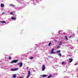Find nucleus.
I'll use <instances>...</instances> for the list:
<instances>
[{"label": "nucleus", "instance_id": "nucleus-29", "mask_svg": "<svg viewBox=\"0 0 78 78\" xmlns=\"http://www.w3.org/2000/svg\"><path fill=\"white\" fill-rule=\"evenodd\" d=\"M64 63H65V62H62V64H64Z\"/></svg>", "mask_w": 78, "mask_h": 78}, {"label": "nucleus", "instance_id": "nucleus-37", "mask_svg": "<svg viewBox=\"0 0 78 78\" xmlns=\"http://www.w3.org/2000/svg\"><path fill=\"white\" fill-rule=\"evenodd\" d=\"M19 78H23V77H20Z\"/></svg>", "mask_w": 78, "mask_h": 78}, {"label": "nucleus", "instance_id": "nucleus-19", "mask_svg": "<svg viewBox=\"0 0 78 78\" xmlns=\"http://www.w3.org/2000/svg\"><path fill=\"white\" fill-rule=\"evenodd\" d=\"M58 55L60 57H61V56H62V55H61V53H59V54H58Z\"/></svg>", "mask_w": 78, "mask_h": 78}, {"label": "nucleus", "instance_id": "nucleus-15", "mask_svg": "<svg viewBox=\"0 0 78 78\" xmlns=\"http://www.w3.org/2000/svg\"><path fill=\"white\" fill-rule=\"evenodd\" d=\"M13 78H16V74H14L13 75Z\"/></svg>", "mask_w": 78, "mask_h": 78}, {"label": "nucleus", "instance_id": "nucleus-38", "mask_svg": "<svg viewBox=\"0 0 78 78\" xmlns=\"http://www.w3.org/2000/svg\"><path fill=\"white\" fill-rule=\"evenodd\" d=\"M64 57H65V56L64 55L63 56Z\"/></svg>", "mask_w": 78, "mask_h": 78}, {"label": "nucleus", "instance_id": "nucleus-7", "mask_svg": "<svg viewBox=\"0 0 78 78\" xmlns=\"http://www.w3.org/2000/svg\"><path fill=\"white\" fill-rule=\"evenodd\" d=\"M28 75L27 78H29V77H30V75H31V73L30 72V71H28Z\"/></svg>", "mask_w": 78, "mask_h": 78}, {"label": "nucleus", "instance_id": "nucleus-39", "mask_svg": "<svg viewBox=\"0 0 78 78\" xmlns=\"http://www.w3.org/2000/svg\"><path fill=\"white\" fill-rule=\"evenodd\" d=\"M29 62H28V63H29Z\"/></svg>", "mask_w": 78, "mask_h": 78}, {"label": "nucleus", "instance_id": "nucleus-17", "mask_svg": "<svg viewBox=\"0 0 78 78\" xmlns=\"http://www.w3.org/2000/svg\"><path fill=\"white\" fill-rule=\"evenodd\" d=\"M65 39L67 41H68V38H67V37L66 36L65 37Z\"/></svg>", "mask_w": 78, "mask_h": 78}, {"label": "nucleus", "instance_id": "nucleus-31", "mask_svg": "<svg viewBox=\"0 0 78 78\" xmlns=\"http://www.w3.org/2000/svg\"><path fill=\"white\" fill-rule=\"evenodd\" d=\"M77 77L78 78V73H77Z\"/></svg>", "mask_w": 78, "mask_h": 78}, {"label": "nucleus", "instance_id": "nucleus-23", "mask_svg": "<svg viewBox=\"0 0 78 78\" xmlns=\"http://www.w3.org/2000/svg\"><path fill=\"white\" fill-rule=\"evenodd\" d=\"M52 77V76L50 75L48 76V78H50V77Z\"/></svg>", "mask_w": 78, "mask_h": 78}, {"label": "nucleus", "instance_id": "nucleus-11", "mask_svg": "<svg viewBox=\"0 0 78 78\" xmlns=\"http://www.w3.org/2000/svg\"><path fill=\"white\" fill-rule=\"evenodd\" d=\"M16 18H14V17H12L11 18L12 20L15 21L16 20Z\"/></svg>", "mask_w": 78, "mask_h": 78}, {"label": "nucleus", "instance_id": "nucleus-36", "mask_svg": "<svg viewBox=\"0 0 78 78\" xmlns=\"http://www.w3.org/2000/svg\"><path fill=\"white\" fill-rule=\"evenodd\" d=\"M42 43L43 44H44V42H43Z\"/></svg>", "mask_w": 78, "mask_h": 78}, {"label": "nucleus", "instance_id": "nucleus-12", "mask_svg": "<svg viewBox=\"0 0 78 78\" xmlns=\"http://www.w3.org/2000/svg\"><path fill=\"white\" fill-rule=\"evenodd\" d=\"M41 77H47V76H48L44 74L41 75Z\"/></svg>", "mask_w": 78, "mask_h": 78}, {"label": "nucleus", "instance_id": "nucleus-34", "mask_svg": "<svg viewBox=\"0 0 78 78\" xmlns=\"http://www.w3.org/2000/svg\"><path fill=\"white\" fill-rule=\"evenodd\" d=\"M60 32V31H59V32H58V34H60V33H59Z\"/></svg>", "mask_w": 78, "mask_h": 78}, {"label": "nucleus", "instance_id": "nucleus-2", "mask_svg": "<svg viewBox=\"0 0 78 78\" xmlns=\"http://www.w3.org/2000/svg\"><path fill=\"white\" fill-rule=\"evenodd\" d=\"M41 1H42V0H33V4L34 5H36L37 3L39 2H41Z\"/></svg>", "mask_w": 78, "mask_h": 78}, {"label": "nucleus", "instance_id": "nucleus-20", "mask_svg": "<svg viewBox=\"0 0 78 78\" xmlns=\"http://www.w3.org/2000/svg\"><path fill=\"white\" fill-rule=\"evenodd\" d=\"M62 42H60L59 45L61 46V45H62Z\"/></svg>", "mask_w": 78, "mask_h": 78}, {"label": "nucleus", "instance_id": "nucleus-3", "mask_svg": "<svg viewBox=\"0 0 78 78\" xmlns=\"http://www.w3.org/2000/svg\"><path fill=\"white\" fill-rule=\"evenodd\" d=\"M17 61H18V60H13V61H12L11 62V64H12L13 63H16V62H17Z\"/></svg>", "mask_w": 78, "mask_h": 78}, {"label": "nucleus", "instance_id": "nucleus-24", "mask_svg": "<svg viewBox=\"0 0 78 78\" xmlns=\"http://www.w3.org/2000/svg\"><path fill=\"white\" fill-rule=\"evenodd\" d=\"M51 42L49 43L48 44V46H50V45H51Z\"/></svg>", "mask_w": 78, "mask_h": 78}, {"label": "nucleus", "instance_id": "nucleus-41", "mask_svg": "<svg viewBox=\"0 0 78 78\" xmlns=\"http://www.w3.org/2000/svg\"><path fill=\"white\" fill-rule=\"evenodd\" d=\"M77 42H78V40H77Z\"/></svg>", "mask_w": 78, "mask_h": 78}, {"label": "nucleus", "instance_id": "nucleus-16", "mask_svg": "<svg viewBox=\"0 0 78 78\" xmlns=\"http://www.w3.org/2000/svg\"><path fill=\"white\" fill-rule=\"evenodd\" d=\"M1 6L2 8H3V7H4V4H1Z\"/></svg>", "mask_w": 78, "mask_h": 78}, {"label": "nucleus", "instance_id": "nucleus-30", "mask_svg": "<svg viewBox=\"0 0 78 78\" xmlns=\"http://www.w3.org/2000/svg\"><path fill=\"white\" fill-rule=\"evenodd\" d=\"M78 64V63H75V66H76V65H77Z\"/></svg>", "mask_w": 78, "mask_h": 78}, {"label": "nucleus", "instance_id": "nucleus-26", "mask_svg": "<svg viewBox=\"0 0 78 78\" xmlns=\"http://www.w3.org/2000/svg\"><path fill=\"white\" fill-rule=\"evenodd\" d=\"M11 57H9V59H10V60H11Z\"/></svg>", "mask_w": 78, "mask_h": 78}, {"label": "nucleus", "instance_id": "nucleus-4", "mask_svg": "<svg viewBox=\"0 0 78 78\" xmlns=\"http://www.w3.org/2000/svg\"><path fill=\"white\" fill-rule=\"evenodd\" d=\"M19 69V68H14V69H11V71H12L13 72H14V71H16V70H17Z\"/></svg>", "mask_w": 78, "mask_h": 78}, {"label": "nucleus", "instance_id": "nucleus-25", "mask_svg": "<svg viewBox=\"0 0 78 78\" xmlns=\"http://www.w3.org/2000/svg\"><path fill=\"white\" fill-rule=\"evenodd\" d=\"M6 14V13L5 12H3L2 13V15H3V14H4V15H5V14Z\"/></svg>", "mask_w": 78, "mask_h": 78}, {"label": "nucleus", "instance_id": "nucleus-28", "mask_svg": "<svg viewBox=\"0 0 78 78\" xmlns=\"http://www.w3.org/2000/svg\"><path fill=\"white\" fill-rule=\"evenodd\" d=\"M72 56L71 55L69 54V55H68V56Z\"/></svg>", "mask_w": 78, "mask_h": 78}, {"label": "nucleus", "instance_id": "nucleus-33", "mask_svg": "<svg viewBox=\"0 0 78 78\" xmlns=\"http://www.w3.org/2000/svg\"><path fill=\"white\" fill-rule=\"evenodd\" d=\"M55 75H58V73H55Z\"/></svg>", "mask_w": 78, "mask_h": 78}, {"label": "nucleus", "instance_id": "nucleus-10", "mask_svg": "<svg viewBox=\"0 0 78 78\" xmlns=\"http://www.w3.org/2000/svg\"><path fill=\"white\" fill-rule=\"evenodd\" d=\"M69 63H71V62H72V61H73V60L72 58H70L69 59Z\"/></svg>", "mask_w": 78, "mask_h": 78}, {"label": "nucleus", "instance_id": "nucleus-6", "mask_svg": "<svg viewBox=\"0 0 78 78\" xmlns=\"http://www.w3.org/2000/svg\"><path fill=\"white\" fill-rule=\"evenodd\" d=\"M51 54H55L56 52L54 51V48H53L51 52Z\"/></svg>", "mask_w": 78, "mask_h": 78}, {"label": "nucleus", "instance_id": "nucleus-14", "mask_svg": "<svg viewBox=\"0 0 78 78\" xmlns=\"http://www.w3.org/2000/svg\"><path fill=\"white\" fill-rule=\"evenodd\" d=\"M10 15H13V16H14V14H13V12H10L9 13Z\"/></svg>", "mask_w": 78, "mask_h": 78}, {"label": "nucleus", "instance_id": "nucleus-40", "mask_svg": "<svg viewBox=\"0 0 78 78\" xmlns=\"http://www.w3.org/2000/svg\"><path fill=\"white\" fill-rule=\"evenodd\" d=\"M54 41H56V40H54Z\"/></svg>", "mask_w": 78, "mask_h": 78}, {"label": "nucleus", "instance_id": "nucleus-18", "mask_svg": "<svg viewBox=\"0 0 78 78\" xmlns=\"http://www.w3.org/2000/svg\"><path fill=\"white\" fill-rule=\"evenodd\" d=\"M1 23H6V22L5 21H0Z\"/></svg>", "mask_w": 78, "mask_h": 78}, {"label": "nucleus", "instance_id": "nucleus-27", "mask_svg": "<svg viewBox=\"0 0 78 78\" xmlns=\"http://www.w3.org/2000/svg\"><path fill=\"white\" fill-rule=\"evenodd\" d=\"M33 59V57H31L30 58V59Z\"/></svg>", "mask_w": 78, "mask_h": 78}, {"label": "nucleus", "instance_id": "nucleus-5", "mask_svg": "<svg viewBox=\"0 0 78 78\" xmlns=\"http://www.w3.org/2000/svg\"><path fill=\"white\" fill-rule=\"evenodd\" d=\"M18 65H20V67H22V66H23V63H22V62H21L20 63H18Z\"/></svg>", "mask_w": 78, "mask_h": 78}, {"label": "nucleus", "instance_id": "nucleus-22", "mask_svg": "<svg viewBox=\"0 0 78 78\" xmlns=\"http://www.w3.org/2000/svg\"><path fill=\"white\" fill-rule=\"evenodd\" d=\"M10 6H12L13 7L14 6H15L13 4H10Z\"/></svg>", "mask_w": 78, "mask_h": 78}, {"label": "nucleus", "instance_id": "nucleus-9", "mask_svg": "<svg viewBox=\"0 0 78 78\" xmlns=\"http://www.w3.org/2000/svg\"><path fill=\"white\" fill-rule=\"evenodd\" d=\"M75 36V34H73V35H70V36L69 37V38H71V37H74Z\"/></svg>", "mask_w": 78, "mask_h": 78}, {"label": "nucleus", "instance_id": "nucleus-21", "mask_svg": "<svg viewBox=\"0 0 78 78\" xmlns=\"http://www.w3.org/2000/svg\"><path fill=\"white\" fill-rule=\"evenodd\" d=\"M60 52H61V51L60 50H58L56 51V52L57 53H60Z\"/></svg>", "mask_w": 78, "mask_h": 78}, {"label": "nucleus", "instance_id": "nucleus-1", "mask_svg": "<svg viewBox=\"0 0 78 78\" xmlns=\"http://www.w3.org/2000/svg\"><path fill=\"white\" fill-rule=\"evenodd\" d=\"M16 1L19 3H20V4H21L22 5V6L21 7H20L19 8L20 9H22V8H24V6L25 5V3L23 2V1H22V0H16Z\"/></svg>", "mask_w": 78, "mask_h": 78}, {"label": "nucleus", "instance_id": "nucleus-32", "mask_svg": "<svg viewBox=\"0 0 78 78\" xmlns=\"http://www.w3.org/2000/svg\"><path fill=\"white\" fill-rule=\"evenodd\" d=\"M38 45L37 44H36V47H37V46H38Z\"/></svg>", "mask_w": 78, "mask_h": 78}, {"label": "nucleus", "instance_id": "nucleus-8", "mask_svg": "<svg viewBox=\"0 0 78 78\" xmlns=\"http://www.w3.org/2000/svg\"><path fill=\"white\" fill-rule=\"evenodd\" d=\"M45 65H43V67L42 68V70L43 71H44V70H45Z\"/></svg>", "mask_w": 78, "mask_h": 78}, {"label": "nucleus", "instance_id": "nucleus-13", "mask_svg": "<svg viewBox=\"0 0 78 78\" xmlns=\"http://www.w3.org/2000/svg\"><path fill=\"white\" fill-rule=\"evenodd\" d=\"M61 48V46L58 45L57 47V49H59V48Z\"/></svg>", "mask_w": 78, "mask_h": 78}, {"label": "nucleus", "instance_id": "nucleus-35", "mask_svg": "<svg viewBox=\"0 0 78 78\" xmlns=\"http://www.w3.org/2000/svg\"><path fill=\"white\" fill-rule=\"evenodd\" d=\"M49 58H51V56H48Z\"/></svg>", "mask_w": 78, "mask_h": 78}]
</instances>
